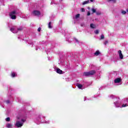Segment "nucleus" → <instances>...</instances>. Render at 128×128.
<instances>
[{"label": "nucleus", "mask_w": 128, "mask_h": 128, "mask_svg": "<svg viewBox=\"0 0 128 128\" xmlns=\"http://www.w3.org/2000/svg\"><path fill=\"white\" fill-rule=\"evenodd\" d=\"M108 43V40H106L104 42V46H106V44Z\"/></svg>", "instance_id": "cd10ccee"}, {"label": "nucleus", "mask_w": 128, "mask_h": 128, "mask_svg": "<svg viewBox=\"0 0 128 128\" xmlns=\"http://www.w3.org/2000/svg\"><path fill=\"white\" fill-rule=\"evenodd\" d=\"M26 122V118H21L20 120H18L15 124L17 128H22L24 126V123Z\"/></svg>", "instance_id": "f03ea898"}, {"label": "nucleus", "mask_w": 128, "mask_h": 128, "mask_svg": "<svg viewBox=\"0 0 128 128\" xmlns=\"http://www.w3.org/2000/svg\"><path fill=\"white\" fill-rule=\"evenodd\" d=\"M121 82H122V78H117L114 80V82L115 84H118V86H120V84H120Z\"/></svg>", "instance_id": "0eeeda50"}, {"label": "nucleus", "mask_w": 128, "mask_h": 128, "mask_svg": "<svg viewBox=\"0 0 128 128\" xmlns=\"http://www.w3.org/2000/svg\"><path fill=\"white\" fill-rule=\"evenodd\" d=\"M16 14H18V12L14 10L10 12L9 14L10 18H12V20H16Z\"/></svg>", "instance_id": "20e7f679"}, {"label": "nucleus", "mask_w": 128, "mask_h": 128, "mask_svg": "<svg viewBox=\"0 0 128 128\" xmlns=\"http://www.w3.org/2000/svg\"><path fill=\"white\" fill-rule=\"evenodd\" d=\"M125 102L126 104H123L122 105V108H126V106H128V99H126V100H125Z\"/></svg>", "instance_id": "9d476101"}, {"label": "nucleus", "mask_w": 128, "mask_h": 128, "mask_svg": "<svg viewBox=\"0 0 128 128\" xmlns=\"http://www.w3.org/2000/svg\"><path fill=\"white\" fill-rule=\"evenodd\" d=\"M90 27L91 28H96V25H94V24H90Z\"/></svg>", "instance_id": "2eb2a0df"}, {"label": "nucleus", "mask_w": 128, "mask_h": 128, "mask_svg": "<svg viewBox=\"0 0 128 128\" xmlns=\"http://www.w3.org/2000/svg\"><path fill=\"white\" fill-rule=\"evenodd\" d=\"M33 14L34 16H40V12L39 10H34L33 12Z\"/></svg>", "instance_id": "6e6552de"}, {"label": "nucleus", "mask_w": 128, "mask_h": 128, "mask_svg": "<svg viewBox=\"0 0 128 128\" xmlns=\"http://www.w3.org/2000/svg\"><path fill=\"white\" fill-rule=\"evenodd\" d=\"M90 2H94V0H90Z\"/></svg>", "instance_id": "f704fd0d"}, {"label": "nucleus", "mask_w": 128, "mask_h": 128, "mask_svg": "<svg viewBox=\"0 0 128 128\" xmlns=\"http://www.w3.org/2000/svg\"><path fill=\"white\" fill-rule=\"evenodd\" d=\"M74 40H75L76 42H78V44H80V42L78 41V39L74 38Z\"/></svg>", "instance_id": "c85d7f7f"}, {"label": "nucleus", "mask_w": 128, "mask_h": 128, "mask_svg": "<svg viewBox=\"0 0 128 128\" xmlns=\"http://www.w3.org/2000/svg\"><path fill=\"white\" fill-rule=\"evenodd\" d=\"M96 72L95 70H92L88 72H84L83 74V76H94Z\"/></svg>", "instance_id": "39448f33"}, {"label": "nucleus", "mask_w": 128, "mask_h": 128, "mask_svg": "<svg viewBox=\"0 0 128 128\" xmlns=\"http://www.w3.org/2000/svg\"><path fill=\"white\" fill-rule=\"evenodd\" d=\"M84 100H86V97H84Z\"/></svg>", "instance_id": "4c0bfd02"}, {"label": "nucleus", "mask_w": 128, "mask_h": 128, "mask_svg": "<svg viewBox=\"0 0 128 128\" xmlns=\"http://www.w3.org/2000/svg\"><path fill=\"white\" fill-rule=\"evenodd\" d=\"M6 104H10V100H7L6 101Z\"/></svg>", "instance_id": "473e14b6"}, {"label": "nucleus", "mask_w": 128, "mask_h": 128, "mask_svg": "<svg viewBox=\"0 0 128 128\" xmlns=\"http://www.w3.org/2000/svg\"><path fill=\"white\" fill-rule=\"evenodd\" d=\"M108 2H116V0H107Z\"/></svg>", "instance_id": "bb28decb"}, {"label": "nucleus", "mask_w": 128, "mask_h": 128, "mask_svg": "<svg viewBox=\"0 0 128 128\" xmlns=\"http://www.w3.org/2000/svg\"><path fill=\"white\" fill-rule=\"evenodd\" d=\"M56 73H57V74H62V70H60V68H58L56 69Z\"/></svg>", "instance_id": "f8f14e48"}, {"label": "nucleus", "mask_w": 128, "mask_h": 128, "mask_svg": "<svg viewBox=\"0 0 128 128\" xmlns=\"http://www.w3.org/2000/svg\"><path fill=\"white\" fill-rule=\"evenodd\" d=\"M46 117L40 114L38 116V117L36 118V122L37 124H40V122L42 124L45 122V124H50V121H46L44 120Z\"/></svg>", "instance_id": "f257e3e1"}, {"label": "nucleus", "mask_w": 128, "mask_h": 128, "mask_svg": "<svg viewBox=\"0 0 128 128\" xmlns=\"http://www.w3.org/2000/svg\"><path fill=\"white\" fill-rule=\"evenodd\" d=\"M81 26H84V24H81Z\"/></svg>", "instance_id": "c9c22d12"}, {"label": "nucleus", "mask_w": 128, "mask_h": 128, "mask_svg": "<svg viewBox=\"0 0 128 128\" xmlns=\"http://www.w3.org/2000/svg\"><path fill=\"white\" fill-rule=\"evenodd\" d=\"M11 76L12 78H14L15 76H16V74L14 72H13L12 73Z\"/></svg>", "instance_id": "dca6fc26"}, {"label": "nucleus", "mask_w": 128, "mask_h": 128, "mask_svg": "<svg viewBox=\"0 0 128 128\" xmlns=\"http://www.w3.org/2000/svg\"><path fill=\"white\" fill-rule=\"evenodd\" d=\"M48 28H52V22H49L48 24Z\"/></svg>", "instance_id": "ddd939ff"}, {"label": "nucleus", "mask_w": 128, "mask_h": 128, "mask_svg": "<svg viewBox=\"0 0 128 128\" xmlns=\"http://www.w3.org/2000/svg\"><path fill=\"white\" fill-rule=\"evenodd\" d=\"M90 4V0L84 1L82 3V4L84 6V4Z\"/></svg>", "instance_id": "4468645a"}, {"label": "nucleus", "mask_w": 128, "mask_h": 128, "mask_svg": "<svg viewBox=\"0 0 128 128\" xmlns=\"http://www.w3.org/2000/svg\"><path fill=\"white\" fill-rule=\"evenodd\" d=\"M36 50H38V48H36Z\"/></svg>", "instance_id": "ea45409f"}, {"label": "nucleus", "mask_w": 128, "mask_h": 128, "mask_svg": "<svg viewBox=\"0 0 128 128\" xmlns=\"http://www.w3.org/2000/svg\"><path fill=\"white\" fill-rule=\"evenodd\" d=\"M80 14H77L76 16V18H80Z\"/></svg>", "instance_id": "a878e982"}, {"label": "nucleus", "mask_w": 128, "mask_h": 128, "mask_svg": "<svg viewBox=\"0 0 128 128\" xmlns=\"http://www.w3.org/2000/svg\"><path fill=\"white\" fill-rule=\"evenodd\" d=\"M81 10H82V12H86V10H85L84 8H82Z\"/></svg>", "instance_id": "c756f323"}, {"label": "nucleus", "mask_w": 128, "mask_h": 128, "mask_svg": "<svg viewBox=\"0 0 128 128\" xmlns=\"http://www.w3.org/2000/svg\"><path fill=\"white\" fill-rule=\"evenodd\" d=\"M98 54H100V51L98 50L96 51V52L94 53V55L98 56Z\"/></svg>", "instance_id": "a211bd4d"}, {"label": "nucleus", "mask_w": 128, "mask_h": 128, "mask_svg": "<svg viewBox=\"0 0 128 128\" xmlns=\"http://www.w3.org/2000/svg\"><path fill=\"white\" fill-rule=\"evenodd\" d=\"M118 54L120 56V60H122V58H124V56L122 55V50H119L118 51Z\"/></svg>", "instance_id": "1a4fd4ad"}, {"label": "nucleus", "mask_w": 128, "mask_h": 128, "mask_svg": "<svg viewBox=\"0 0 128 128\" xmlns=\"http://www.w3.org/2000/svg\"><path fill=\"white\" fill-rule=\"evenodd\" d=\"M20 30H22V27H20L19 28H17V32H20Z\"/></svg>", "instance_id": "f3484780"}, {"label": "nucleus", "mask_w": 128, "mask_h": 128, "mask_svg": "<svg viewBox=\"0 0 128 128\" xmlns=\"http://www.w3.org/2000/svg\"><path fill=\"white\" fill-rule=\"evenodd\" d=\"M104 34L101 35L100 40H104Z\"/></svg>", "instance_id": "b1692460"}, {"label": "nucleus", "mask_w": 128, "mask_h": 128, "mask_svg": "<svg viewBox=\"0 0 128 128\" xmlns=\"http://www.w3.org/2000/svg\"><path fill=\"white\" fill-rule=\"evenodd\" d=\"M76 86H78V88L80 90H82L84 88H82L83 86L82 84H77Z\"/></svg>", "instance_id": "9b49d317"}, {"label": "nucleus", "mask_w": 128, "mask_h": 128, "mask_svg": "<svg viewBox=\"0 0 128 128\" xmlns=\"http://www.w3.org/2000/svg\"><path fill=\"white\" fill-rule=\"evenodd\" d=\"M116 100H114V102L115 108H124L122 107V102L120 101V98H116Z\"/></svg>", "instance_id": "7ed1b4c3"}, {"label": "nucleus", "mask_w": 128, "mask_h": 128, "mask_svg": "<svg viewBox=\"0 0 128 128\" xmlns=\"http://www.w3.org/2000/svg\"><path fill=\"white\" fill-rule=\"evenodd\" d=\"M6 122H10V118L8 117V118H6Z\"/></svg>", "instance_id": "4be33fe9"}, {"label": "nucleus", "mask_w": 128, "mask_h": 128, "mask_svg": "<svg viewBox=\"0 0 128 128\" xmlns=\"http://www.w3.org/2000/svg\"><path fill=\"white\" fill-rule=\"evenodd\" d=\"M10 30L13 32V34H16L18 32V27L16 26H13L10 29Z\"/></svg>", "instance_id": "423d86ee"}, {"label": "nucleus", "mask_w": 128, "mask_h": 128, "mask_svg": "<svg viewBox=\"0 0 128 128\" xmlns=\"http://www.w3.org/2000/svg\"><path fill=\"white\" fill-rule=\"evenodd\" d=\"M94 34H98V33L100 32V31L98 30H96L94 32Z\"/></svg>", "instance_id": "aec40b11"}, {"label": "nucleus", "mask_w": 128, "mask_h": 128, "mask_svg": "<svg viewBox=\"0 0 128 128\" xmlns=\"http://www.w3.org/2000/svg\"><path fill=\"white\" fill-rule=\"evenodd\" d=\"M87 16H90V12H88Z\"/></svg>", "instance_id": "7c9ffc66"}, {"label": "nucleus", "mask_w": 128, "mask_h": 128, "mask_svg": "<svg viewBox=\"0 0 128 128\" xmlns=\"http://www.w3.org/2000/svg\"><path fill=\"white\" fill-rule=\"evenodd\" d=\"M60 2H62V0H60Z\"/></svg>", "instance_id": "58836bf2"}, {"label": "nucleus", "mask_w": 128, "mask_h": 128, "mask_svg": "<svg viewBox=\"0 0 128 128\" xmlns=\"http://www.w3.org/2000/svg\"><path fill=\"white\" fill-rule=\"evenodd\" d=\"M68 40V42H70V40H68V39H67V40Z\"/></svg>", "instance_id": "e433bc0d"}, {"label": "nucleus", "mask_w": 128, "mask_h": 128, "mask_svg": "<svg viewBox=\"0 0 128 128\" xmlns=\"http://www.w3.org/2000/svg\"><path fill=\"white\" fill-rule=\"evenodd\" d=\"M92 10L93 13L96 12V10L94 8H92Z\"/></svg>", "instance_id": "5701e85b"}, {"label": "nucleus", "mask_w": 128, "mask_h": 128, "mask_svg": "<svg viewBox=\"0 0 128 128\" xmlns=\"http://www.w3.org/2000/svg\"><path fill=\"white\" fill-rule=\"evenodd\" d=\"M6 128H12V125L10 124H8L6 125Z\"/></svg>", "instance_id": "6ab92c4d"}, {"label": "nucleus", "mask_w": 128, "mask_h": 128, "mask_svg": "<svg viewBox=\"0 0 128 128\" xmlns=\"http://www.w3.org/2000/svg\"><path fill=\"white\" fill-rule=\"evenodd\" d=\"M96 14H98V15L100 14V12H96Z\"/></svg>", "instance_id": "2f4dec72"}, {"label": "nucleus", "mask_w": 128, "mask_h": 128, "mask_svg": "<svg viewBox=\"0 0 128 128\" xmlns=\"http://www.w3.org/2000/svg\"><path fill=\"white\" fill-rule=\"evenodd\" d=\"M122 14H126V12L124 11V10H122Z\"/></svg>", "instance_id": "393cba45"}, {"label": "nucleus", "mask_w": 128, "mask_h": 128, "mask_svg": "<svg viewBox=\"0 0 128 128\" xmlns=\"http://www.w3.org/2000/svg\"><path fill=\"white\" fill-rule=\"evenodd\" d=\"M60 22H62V20H60Z\"/></svg>", "instance_id": "a19ab883"}, {"label": "nucleus", "mask_w": 128, "mask_h": 128, "mask_svg": "<svg viewBox=\"0 0 128 128\" xmlns=\"http://www.w3.org/2000/svg\"><path fill=\"white\" fill-rule=\"evenodd\" d=\"M110 98H112V99L116 98V96L114 95H110Z\"/></svg>", "instance_id": "412c9836"}, {"label": "nucleus", "mask_w": 128, "mask_h": 128, "mask_svg": "<svg viewBox=\"0 0 128 128\" xmlns=\"http://www.w3.org/2000/svg\"><path fill=\"white\" fill-rule=\"evenodd\" d=\"M40 30H41L40 28H38V32H40Z\"/></svg>", "instance_id": "72a5a7b5"}]
</instances>
